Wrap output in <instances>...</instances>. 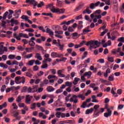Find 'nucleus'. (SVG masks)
I'll use <instances>...</instances> for the list:
<instances>
[{"label":"nucleus","instance_id":"nucleus-1","mask_svg":"<svg viewBox=\"0 0 124 124\" xmlns=\"http://www.w3.org/2000/svg\"><path fill=\"white\" fill-rule=\"evenodd\" d=\"M99 5L100 7H103L105 5V3L104 2H100V1H98L96 3H91L89 7L90 9H94L95 7H97Z\"/></svg>","mask_w":124,"mask_h":124},{"label":"nucleus","instance_id":"nucleus-2","mask_svg":"<svg viewBox=\"0 0 124 124\" xmlns=\"http://www.w3.org/2000/svg\"><path fill=\"white\" fill-rule=\"evenodd\" d=\"M43 88H37V86H34L32 88L29 89V92L30 93H42L43 92Z\"/></svg>","mask_w":124,"mask_h":124},{"label":"nucleus","instance_id":"nucleus-3","mask_svg":"<svg viewBox=\"0 0 124 124\" xmlns=\"http://www.w3.org/2000/svg\"><path fill=\"white\" fill-rule=\"evenodd\" d=\"M14 36L15 38H16V40H21V37H23V38H29L28 34H24L23 33H19L17 36L16 33H14Z\"/></svg>","mask_w":124,"mask_h":124},{"label":"nucleus","instance_id":"nucleus-4","mask_svg":"<svg viewBox=\"0 0 124 124\" xmlns=\"http://www.w3.org/2000/svg\"><path fill=\"white\" fill-rule=\"evenodd\" d=\"M104 108H101L100 110H93V118H97V117L99 116L100 114L103 113L104 112Z\"/></svg>","mask_w":124,"mask_h":124},{"label":"nucleus","instance_id":"nucleus-5","mask_svg":"<svg viewBox=\"0 0 124 124\" xmlns=\"http://www.w3.org/2000/svg\"><path fill=\"white\" fill-rule=\"evenodd\" d=\"M44 57L45 58L44 59V61H43V63H45L46 62H52V59L50 58V54L46 53Z\"/></svg>","mask_w":124,"mask_h":124},{"label":"nucleus","instance_id":"nucleus-6","mask_svg":"<svg viewBox=\"0 0 124 124\" xmlns=\"http://www.w3.org/2000/svg\"><path fill=\"white\" fill-rule=\"evenodd\" d=\"M51 56L53 59H55V58H62V57H63V54H59V53L56 52H52L51 53Z\"/></svg>","mask_w":124,"mask_h":124},{"label":"nucleus","instance_id":"nucleus-7","mask_svg":"<svg viewBox=\"0 0 124 124\" xmlns=\"http://www.w3.org/2000/svg\"><path fill=\"white\" fill-rule=\"evenodd\" d=\"M78 97L76 95H73L70 99V102H73V103H78Z\"/></svg>","mask_w":124,"mask_h":124},{"label":"nucleus","instance_id":"nucleus-8","mask_svg":"<svg viewBox=\"0 0 124 124\" xmlns=\"http://www.w3.org/2000/svg\"><path fill=\"white\" fill-rule=\"evenodd\" d=\"M32 98H33V96L30 95H27L25 100L26 103H27V104H31V101Z\"/></svg>","mask_w":124,"mask_h":124},{"label":"nucleus","instance_id":"nucleus-9","mask_svg":"<svg viewBox=\"0 0 124 124\" xmlns=\"http://www.w3.org/2000/svg\"><path fill=\"white\" fill-rule=\"evenodd\" d=\"M46 8H49L50 11H51L52 13H54V11L56 10V8L54 6L53 3L48 4L46 6Z\"/></svg>","mask_w":124,"mask_h":124},{"label":"nucleus","instance_id":"nucleus-10","mask_svg":"<svg viewBox=\"0 0 124 124\" xmlns=\"http://www.w3.org/2000/svg\"><path fill=\"white\" fill-rule=\"evenodd\" d=\"M4 52H7V47H3V45L0 46V55H3Z\"/></svg>","mask_w":124,"mask_h":124},{"label":"nucleus","instance_id":"nucleus-11","mask_svg":"<svg viewBox=\"0 0 124 124\" xmlns=\"http://www.w3.org/2000/svg\"><path fill=\"white\" fill-rule=\"evenodd\" d=\"M30 89H31V87H29L27 86H24L22 88L21 92V93H31L32 92H30Z\"/></svg>","mask_w":124,"mask_h":124},{"label":"nucleus","instance_id":"nucleus-12","mask_svg":"<svg viewBox=\"0 0 124 124\" xmlns=\"http://www.w3.org/2000/svg\"><path fill=\"white\" fill-rule=\"evenodd\" d=\"M65 9H59L56 8L55 11L53 12V13H59V14H62L64 13Z\"/></svg>","mask_w":124,"mask_h":124},{"label":"nucleus","instance_id":"nucleus-13","mask_svg":"<svg viewBox=\"0 0 124 124\" xmlns=\"http://www.w3.org/2000/svg\"><path fill=\"white\" fill-rule=\"evenodd\" d=\"M26 3H30V4H33L34 6H36L37 5V1L35 0H26Z\"/></svg>","mask_w":124,"mask_h":124},{"label":"nucleus","instance_id":"nucleus-14","mask_svg":"<svg viewBox=\"0 0 124 124\" xmlns=\"http://www.w3.org/2000/svg\"><path fill=\"white\" fill-rule=\"evenodd\" d=\"M86 46H90V49H96V47L93 46V41H90L88 42L86 44Z\"/></svg>","mask_w":124,"mask_h":124},{"label":"nucleus","instance_id":"nucleus-15","mask_svg":"<svg viewBox=\"0 0 124 124\" xmlns=\"http://www.w3.org/2000/svg\"><path fill=\"white\" fill-rule=\"evenodd\" d=\"M101 10H97L94 13H93L90 15V17L91 18L93 19L94 16H95L96 14H101Z\"/></svg>","mask_w":124,"mask_h":124},{"label":"nucleus","instance_id":"nucleus-16","mask_svg":"<svg viewBox=\"0 0 124 124\" xmlns=\"http://www.w3.org/2000/svg\"><path fill=\"white\" fill-rule=\"evenodd\" d=\"M108 112H105L104 114V117L105 118H108V117H111V115H112V110H109V109H108V110H107Z\"/></svg>","mask_w":124,"mask_h":124},{"label":"nucleus","instance_id":"nucleus-17","mask_svg":"<svg viewBox=\"0 0 124 124\" xmlns=\"http://www.w3.org/2000/svg\"><path fill=\"white\" fill-rule=\"evenodd\" d=\"M92 12H93V11L90 10V7H87L86 9L83 11L82 13L83 14H91Z\"/></svg>","mask_w":124,"mask_h":124},{"label":"nucleus","instance_id":"nucleus-18","mask_svg":"<svg viewBox=\"0 0 124 124\" xmlns=\"http://www.w3.org/2000/svg\"><path fill=\"white\" fill-rule=\"evenodd\" d=\"M57 6L58 7H62L63 6V1L62 0H57Z\"/></svg>","mask_w":124,"mask_h":124},{"label":"nucleus","instance_id":"nucleus-19","mask_svg":"<svg viewBox=\"0 0 124 124\" xmlns=\"http://www.w3.org/2000/svg\"><path fill=\"white\" fill-rule=\"evenodd\" d=\"M46 32V33H48L49 35L53 37V36L54 35V32H53V31H52L50 28H47Z\"/></svg>","mask_w":124,"mask_h":124},{"label":"nucleus","instance_id":"nucleus-20","mask_svg":"<svg viewBox=\"0 0 124 124\" xmlns=\"http://www.w3.org/2000/svg\"><path fill=\"white\" fill-rule=\"evenodd\" d=\"M111 73V70L108 68L106 70V72L104 74V76L105 78H107L108 77V74H110Z\"/></svg>","mask_w":124,"mask_h":124},{"label":"nucleus","instance_id":"nucleus-21","mask_svg":"<svg viewBox=\"0 0 124 124\" xmlns=\"http://www.w3.org/2000/svg\"><path fill=\"white\" fill-rule=\"evenodd\" d=\"M16 14L15 15V16H16V18L18 19L20 16V14H21V9H19L18 11H15Z\"/></svg>","mask_w":124,"mask_h":124},{"label":"nucleus","instance_id":"nucleus-22","mask_svg":"<svg viewBox=\"0 0 124 124\" xmlns=\"http://www.w3.org/2000/svg\"><path fill=\"white\" fill-rule=\"evenodd\" d=\"M24 96L19 95L16 98V101L17 103H20L22 101V99H24Z\"/></svg>","mask_w":124,"mask_h":124},{"label":"nucleus","instance_id":"nucleus-23","mask_svg":"<svg viewBox=\"0 0 124 124\" xmlns=\"http://www.w3.org/2000/svg\"><path fill=\"white\" fill-rule=\"evenodd\" d=\"M93 112V108H92L90 109H87L85 111V114L86 115H89V114H92Z\"/></svg>","mask_w":124,"mask_h":124},{"label":"nucleus","instance_id":"nucleus-24","mask_svg":"<svg viewBox=\"0 0 124 124\" xmlns=\"http://www.w3.org/2000/svg\"><path fill=\"white\" fill-rule=\"evenodd\" d=\"M8 16V12H6L3 16V17L1 16H0V20H1V19H3V20H5L6 19V17Z\"/></svg>","mask_w":124,"mask_h":124},{"label":"nucleus","instance_id":"nucleus-25","mask_svg":"<svg viewBox=\"0 0 124 124\" xmlns=\"http://www.w3.org/2000/svg\"><path fill=\"white\" fill-rule=\"evenodd\" d=\"M46 90L48 93H51V92L55 91V88L52 86H48L47 87Z\"/></svg>","mask_w":124,"mask_h":124},{"label":"nucleus","instance_id":"nucleus-26","mask_svg":"<svg viewBox=\"0 0 124 124\" xmlns=\"http://www.w3.org/2000/svg\"><path fill=\"white\" fill-rule=\"evenodd\" d=\"M101 44V43L98 42L97 41H93V47H94V45L97 46V47H99L100 46V45Z\"/></svg>","mask_w":124,"mask_h":124},{"label":"nucleus","instance_id":"nucleus-27","mask_svg":"<svg viewBox=\"0 0 124 124\" xmlns=\"http://www.w3.org/2000/svg\"><path fill=\"white\" fill-rule=\"evenodd\" d=\"M92 72L91 71H88V72H85L84 75V76H87V78H91V77L92 76Z\"/></svg>","mask_w":124,"mask_h":124},{"label":"nucleus","instance_id":"nucleus-28","mask_svg":"<svg viewBox=\"0 0 124 124\" xmlns=\"http://www.w3.org/2000/svg\"><path fill=\"white\" fill-rule=\"evenodd\" d=\"M79 81H80V78H75L73 84L75 86L78 84V82H79Z\"/></svg>","mask_w":124,"mask_h":124},{"label":"nucleus","instance_id":"nucleus-29","mask_svg":"<svg viewBox=\"0 0 124 124\" xmlns=\"http://www.w3.org/2000/svg\"><path fill=\"white\" fill-rule=\"evenodd\" d=\"M35 58L37 59V60H39V61H42V56H41V55L40 53H37L35 56Z\"/></svg>","mask_w":124,"mask_h":124},{"label":"nucleus","instance_id":"nucleus-30","mask_svg":"<svg viewBox=\"0 0 124 124\" xmlns=\"http://www.w3.org/2000/svg\"><path fill=\"white\" fill-rule=\"evenodd\" d=\"M92 98L93 99L92 102L97 103H98V100L96 99V96L95 95H93L92 96Z\"/></svg>","mask_w":124,"mask_h":124},{"label":"nucleus","instance_id":"nucleus-31","mask_svg":"<svg viewBox=\"0 0 124 124\" xmlns=\"http://www.w3.org/2000/svg\"><path fill=\"white\" fill-rule=\"evenodd\" d=\"M11 79V78L10 76H8L5 78V83L6 85H8L9 84V80Z\"/></svg>","mask_w":124,"mask_h":124},{"label":"nucleus","instance_id":"nucleus-32","mask_svg":"<svg viewBox=\"0 0 124 124\" xmlns=\"http://www.w3.org/2000/svg\"><path fill=\"white\" fill-rule=\"evenodd\" d=\"M43 74H44V72H43V71H40L37 74V76H35V77L36 78H38V77H40L41 76H42V75H43Z\"/></svg>","mask_w":124,"mask_h":124},{"label":"nucleus","instance_id":"nucleus-33","mask_svg":"<svg viewBox=\"0 0 124 124\" xmlns=\"http://www.w3.org/2000/svg\"><path fill=\"white\" fill-rule=\"evenodd\" d=\"M36 6L38 8L42 7V6H44V2L43 1H40L39 4L37 3Z\"/></svg>","mask_w":124,"mask_h":124},{"label":"nucleus","instance_id":"nucleus-34","mask_svg":"<svg viewBox=\"0 0 124 124\" xmlns=\"http://www.w3.org/2000/svg\"><path fill=\"white\" fill-rule=\"evenodd\" d=\"M21 78L20 77H17L15 78V82L17 84V85H19V84H21V82H19V80H20Z\"/></svg>","mask_w":124,"mask_h":124},{"label":"nucleus","instance_id":"nucleus-35","mask_svg":"<svg viewBox=\"0 0 124 124\" xmlns=\"http://www.w3.org/2000/svg\"><path fill=\"white\" fill-rule=\"evenodd\" d=\"M42 15H44V16H49L50 17H51V18H53V15L51 13H43L42 14Z\"/></svg>","mask_w":124,"mask_h":124},{"label":"nucleus","instance_id":"nucleus-36","mask_svg":"<svg viewBox=\"0 0 124 124\" xmlns=\"http://www.w3.org/2000/svg\"><path fill=\"white\" fill-rule=\"evenodd\" d=\"M11 23H12V24H15V25H18L19 24V21H18V20H15V19L12 18L11 20Z\"/></svg>","mask_w":124,"mask_h":124},{"label":"nucleus","instance_id":"nucleus-37","mask_svg":"<svg viewBox=\"0 0 124 124\" xmlns=\"http://www.w3.org/2000/svg\"><path fill=\"white\" fill-rule=\"evenodd\" d=\"M66 87H71L72 86V82L70 81H66L65 82Z\"/></svg>","mask_w":124,"mask_h":124},{"label":"nucleus","instance_id":"nucleus-38","mask_svg":"<svg viewBox=\"0 0 124 124\" xmlns=\"http://www.w3.org/2000/svg\"><path fill=\"white\" fill-rule=\"evenodd\" d=\"M108 81H114V74L110 75L108 77Z\"/></svg>","mask_w":124,"mask_h":124},{"label":"nucleus","instance_id":"nucleus-39","mask_svg":"<svg viewBox=\"0 0 124 124\" xmlns=\"http://www.w3.org/2000/svg\"><path fill=\"white\" fill-rule=\"evenodd\" d=\"M48 79H58V77L56 76L55 75H49L47 77Z\"/></svg>","mask_w":124,"mask_h":124},{"label":"nucleus","instance_id":"nucleus-40","mask_svg":"<svg viewBox=\"0 0 124 124\" xmlns=\"http://www.w3.org/2000/svg\"><path fill=\"white\" fill-rule=\"evenodd\" d=\"M118 42H121L122 43H124V37H121L119 38L117 40Z\"/></svg>","mask_w":124,"mask_h":124},{"label":"nucleus","instance_id":"nucleus-41","mask_svg":"<svg viewBox=\"0 0 124 124\" xmlns=\"http://www.w3.org/2000/svg\"><path fill=\"white\" fill-rule=\"evenodd\" d=\"M21 18V19H22V20H25V21H28L29 17V16L26 15H23Z\"/></svg>","mask_w":124,"mask_h":124},{"label":"nucleus","instance_id":"nucleus-42","mask_svg":"<svg viewBox=\"0 0 124 124\" xmlns=\"http://www.w3.org/2000/svg\"><path fill=\"white\" fill-rule=\"evenodd\" d=\"M90 31H91L90 30L86 29V28H85L83 30L82 34H86V33H88V32H90Z\"/></svg>","mask_w":124,"mask_h":124},{"label":"nucleus","instance_id":"nucleus-43","mask_svg":"<svg viewBox=\"0 0 124 124\" xmlns=\"http://www.w3.org/2000/svg\"><path fill=\"white\" fill-rule=\"evenodd\" d=\"M78 98H81L82 100H84L85 98H86V96H83V94H79L77 96Z\"/></svg>","mask_w":124,"mask_h":124},{"label":"nucleus","instance_id":"nucleus-44","mask_svg":"<svg viewBox=\"0 0 124 124\" xmlns=\"http://www.w3.org/2000/svg\"><path fill=\"white\" fill-rule=\"evenodd\" d=\"M15 58H16V55L11 54L8 56V58L9 59V60H14Z\"/></svg>","mask_w":124,"mask_h":124},{"label":"nucleus","instance_id":"nucleus-45","mask_svg":"<svg viewBox=\"0 0 124 124\" xmlns=\"http://www.w3.org/2000/svg\"><path fill=\"white\" fill-rule=\"evenodd\" d=\"M26 76L29 77V78H32V74L30 73V72H27L26 73Z\"/></svg>","mask_w":124,"mask_h":124},{"label":"nucleus","instance_id":"nucleus-46","mask_svg":"<svg viewBox=\"0 0 124 124\" xmlns=\"http://www.w3.org/2000/svg\"><path fill=\"white\" fill-rule=\"evenodd\" d=\"M29 44L30 45V46L32 47L35 45V42H34V41H30L29 42Z\"/></svg>","mask_w":124,"mask_h":124},{"label":"nucleus","instance_id":"nucleus-47","mask_svg":"<svg viewBox=\"0 0 124 124\" xmlns=\"http://www.w3.org/2000/svg\"><path fill=\"white\" fill-rule=\"evenodd\" d=\"M75 21V20H74V19H72L71 20H69L68 22H66V25H67V26H69L70 24H73V23H74Z\"/></svg>","mask_w":124,"mask_h":124},{"label":"nucleus","instance_id":"nucleus-48","mask_svg":"<svg viewBox=\"0 0 124 124\" xmlns=\"http://www.w3.org/2000/svg\"><path fill=\"white\" fill-rule=\"evenodd\" d=\"M35 62V60H31L28 62L29 65H30V66L33 65V63H34Z\"/></svg>","mask_w":124,"mask_h":124},{"label":"nucleus","instance_id":"nucleus-49","mask_svg":"<svg viewBox=\"0 0 124 124\" xmlns=\"http://www.w3.org/2000/svg\"><path fill=\"white\" fill-rule=\"evenodd\" d=\"M33 49V47H30V48L27 47L26 48H25V50L26 52H27V53H31V52Z\"/></svg>","mask_w":124,"mask_h":124},{"label":"nucleus","instance_id":"nucleus-50","mask_svg":"<svg viewBox=\"0 0 124 124\" xmlns=\"http://www.w3.org/2000/svg\"><path fill=\"white\" fill-rule=\"evenodd\" d=\"M50 70L53 75H55L57 74V70L55 69H51Z\"/></svg>","mask_w":124,"mask_h":124},{"label":"nucleus","instance_id":"nucleus-51","mask_svg":"<svg viewBox=\"0 0 124 124\" xmlns=\"http://www.w3.org/2000/svg\"><path fill=\"white\" fill-rule=\"evenodd\" d=\"M5 89H6V85H2L0 89V91L1 93H3V92L5 91Z\"/></svg>","mask_w":124,"mask_h":124},{"label":"nucleus","instance_id":"nucleus-52","mask_svg":"<svg viewBox=\"0 0 124 124\" xmlns=\"http://www.w3.org/2000/svg\"><path fill=\"white\" fill-rule=\"evenodd\" d=\"M38 28L40 30V31H42L43 32H46V31H45L44 27H43V26H38Z\"/></svg>","mask_w":124,"mask_h":124},{"label":"nucleus","instance_id":"nucleus-53","mask_svg":"<svg viewBox=\"0 0 124 124\" xmlns=\"http://www.w3.org/2000/svg\"><path fill=\"white\" fill-rule=\"evenodd\" d=\"M39 70V67L37 65H35L33 67V70L34 71H38Z\"/></svg>","mask_w":124,"mask_h":124},{"label":"nucleus","instance_id":"nucleus-54","mask_svg":"<svg viewBox=\"0 0 124 124\" xmlns=\"http://www.w3.org/2000/svg\"><path fill=\"white\" fill-rule=\"evenodd\" d=\"M87 56H88V52L85 51L83 54V56H82L81 57V60H84V59H85V58L87 57Z\"/></svg>","mask_w":124,"mask_h":124},{"label":"nucleus","instance_id":"nucleus-55","mask_svg":"<svg viewBox=\"0 0 124 124\" xmlns=\"http://www.w3.org/2000/svg\"><path fill=\"white\" fill-rule=\"evenodd\" d=\"M81 9H82V6L79 5L75 9V12H77L79 11V10H81Z\"/></svg>","mask_w":124,"mask_h":124},{"label":"nucleus","instance_id":"nucleus-56","mask_svg":"<svg viewBox=\"0 0 124 124\" xmlns=\"http://www.w3.org/2000/svg\"><path fill=\"white\" fill-rule=\"evenodd\" d=\"M82 18H83V16H82V15H80L79 16H76L75 17V19L77 20H81V19H82Z\"/></svg>","mask_w":124,"mask_h":124},{"label":"nucleus","instance_id":"nucleus-57","mask_svg":"<svg viewBox=\"0 0 124 124\" xmlns=\"http://www.w3.org/2000/svg\"><path fill=\"white\" fill-rule=\"evenodd\" d=\"M98 108H99V105H95L94 106V107L93 108V110L94 109V110H98Z\"/></svg>","mask_w":124,"mask_h":124},{"label":"nucleus","instance_id":"nucleus-58","mask_svg":"<svg viewBox=\"0 0 124 124\" xmlns=\"http://www.w3.org/2000/svg\"><path fill=\"white\" fill-rule=\"evenodd\" d=\"M61 113L62 112H56V116L58 118V119H60V118H61Z\"/></svg>","mask_w":124,"mask_h":124},{"label":"nucleus","instance_id":"nucleus-59","mask_svg":"<svg viewBox=\"0 0 124 124\" xmlns=\"http://www.w3.org/2000/svg\"><path fill=\"white\" fill-rule=\"evenodd\" d=\"M32 53H31L29 55H27L26 56V57H25V59H31V58H32Z\"/></svg>","mask_w":124,"mask_h":124},{"label":"nucleus","instance_id":"nucleus-60","mask_svg":"<svg viewBox=\"0 0 124 124\" xmlns=\"http://www.w3.org/2000/svg\"><path fill=\"white\" fill-rule=\"evenodd\" d=\"M113 89H114V88H112V90H111V93H112V94H113V95H114V96H115V97H118V94H117V93H115V91H114V90H113Z\"/></svg>","mask_w":124,"mask_h":124},{"label":"nucleus","instance_id":"nucleus-61","mask_svg":"<svg viewBox=\"0 0 124 124\" xmlns=\"http://www.w3.org/2000/svg\"><path fill=\"white\" fill-rule=\"evenodd\" d=\"M8 101L10 103H12V102H13V101H14V98H13V97H12L11 98H9L8 99Z\"/></svg>","mask_w":124,"mask_h":124},{"label":"nucleus","instance_id":"nucleus-62","mask_svg":"<svg viewBox=\"0 0 124 124\" xmlns=\"http://www.w3.org/2000/svg\"><path fill=\"white\" fill-rule=\"evenodd\" d=\"M108 31V29H105V31H103L101 33L100 36H104L105 33H106V32H107Z\"/></svg>","mask_w":124,"mask_h":124},{"label":"nucleus","instance_id":"nucleus-63","mask_svg":"<svg viewBox=\"0 0 124 124\" xmlns=\"http://www.w3.org/2000/svg\"><path fill=\"white\" fill-rule=\"evenodd\" d=\"M108 60L109 62H114V57H108Z\"/></svg>","mask_w":124,"mask_h":124},{"label":"nucleus","instance_id":"nucleus-64","mask_svg":"<svg viewBox=\"0 0 124 124\" xmlns=\"http://www.w3.org/2000/svg\"><path fill=\"white\" fill-rule=\"evenodd\" d=\"M69 122L67 121H60L59 123V124H68Z\"/></svg>","mask_w":124,"mask_h":124}]
</instances>
